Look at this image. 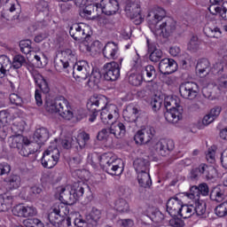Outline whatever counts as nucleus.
I'll return each mask as SVG.
<instances>
[{
	"label": "nucleus",
	"mask_w": 227,
	"mask_h": 227,
	"mask_svg": "<svg viewBox=\"0 0 227 227\" xmlns=\"http://www.w3.org/2000/svg\"><path fill=\"white\" fill-rule=\"evenodd\" d=\"M4 182L7 184L9 189H19L20 187V176L16 174H12L5 177Z\"/></svg>",
	"instance_id": "nucleus-35"
},
{
	"label": "nucleus",
	"mask_w": 227,
	"mask_h": 227,
	"mask_svg": "<svg viewBox=\"0 0 227 227\" xmlns=\"http://www.w3.org/2000/svg\"><path fill=\"white\" fill-rule=\"evenodd\" d=\"M147 49L149 53V59L153 63H159L164 56L162 50L159 49L157 43H150V39H147Z\"/></svg>",
	"instance_id": "nucleus-21"
},
{
	"label": "nucleus",
	"mask_w": 227,
	"mask_h": 227,
	"mask_svg": "<svg viewBox=\"0 0 227 227\" xmlns=\"http://www.w3.org/2000/svg\"><path fill=\"white\" fill-rule=\"evenodd\" d=\"M149 214L150 219L153 223H156V224H160V223L164 221V214L159 209H150Z\"/></svg>",
	"instance_id": "nucleus-44"
},
{
	"label": "nucleus",
	"mask_w": 227,
	"mask_h": 227,
	"mask_svg": "<svg viewBox=\"0 0 227 227\" xmlns=\"http://www.w3.org/2000/svg\"><path fill=\"white\" fill-rule=\"evenodd\" d=\"M59 200L61 203H67V205H74L75 204V198L72 197V192L67 190L65 187H59Z\"/></svg>",
	"instance_id": "nucleus-28"
},
{
	"label": "nucleus",
	"mask_w": 227,
	"mask_h": 227,
	"mask_svg": "<svg viewBox=\"0 0 227 227\" xmlns=\"http://www.w3.org/2000/svg\"><path fill=\"white\" fill-rule=\"evenodd\" d=\"M102 217V212L97 207H93L91 211L86 215V221L92 226H98V222Z\"/></svg>",
	"instance_id": "nucleus-30"
},
{
	"label": "nucleus",
	"mask_w": 227,
	"mask_h": 227,
	"mask_svg": "<svg viewBox=\"0 0 227 227\" xmlns=\"http://www.w3.org/2000/svg\"><path fill=\"white\" fill-rule=\"evenodd\" d=\"M50 134L49 129L46 128L37 129L33 136V139L38 146H42V145H45V142L49 139Z\"/></svg>",
	"instance_id": "nucleus-26"
},
{
	"label": "nucleus",
	"mask_w": 227,
	"mask_h": 227,
	"mask_svg": "<svg viewBox=\"0 0 227 227\" xmlns=\"http://www.w3.org/2000/svg\"><path fill=\"white\" fill-rule=\"evenodd\" d=\"M114 208L120 214H125L130 210V207L129 206V202L125 200V199H118L114 202Z\"/></svg>",
	"instance_id": "nucleus-43"
},
{
	"label": "nucleus",
	"mask_w": 227,
	"mask_h": 227,
	"mask_svg": "<svg viewBox=\"0 0 227 227\" xmlns=\"http://www.w3.org/2000/svg\"><path fill=\"white\" fill-rule=\"evenodd\" d=\"M68 204L65 203V202H61L60 204L58 205L57 207H54L55 210H57V212L62 216V217H66V215L67 214H69L70 209H68V206H67Z\"/></svg>",
	"instance_id": "nucleus-52"
},
{
	"label": "nucleus",
	"mask_w": 227,
	"mask_h": 227,
	"mask_svg": "<svg viewBox=\"0 0 227 227\" xmlns=\"http://www.w3.org/2000/svg\"><path fill=\"white\" fill-rule=\"evenodd\" d=\"M12 68V61H10V58L6 55L0 56V79H4L10 69Z\"/></svg>",
	"instance_id": "nucleus-29"
},
{
	"label": "nucleus",
	"mask_w": 227,
	"mask_h": 227,
	"mask_svg": "<svg viewBox=\"0 0 227 227\" xmlns=\"http://www.w3.org/2000/svg\"><path fill=\"white\" fill-rule=\"evenodd\" d=\"M86 31H88V27L84 23L74 24L70 27L69 35L75 42H90L91 35Z\"/></svg>",
	"instance_id": "nucleus-10"
},
{
	"label": "nucleus",
	"mask_w": 227,
	"mask_h": 227,
	"mask_svg": "<svg viewBox=\"0 0 227 227\" xmlns=\"http://www.w3.org/2000/svg\"><path fill=\"white\" fill-rule=\"evenodd\" d=\"M164 107L167 110L164 114L165 119L168 123H178L182 120L184 108L180 106V99L175 98H166Z\"/></svg>",
	"instance_id": "nucleus-2"
},
{
	"label": "nucleus",
	"mask_w": 227,
	"mask_h": 227,
	"mask_svg": "<svg viewBox=\"0 0 227 227\" xmlns=\"http://www.w3.org/2000/svg\"><path fill=\"white\" fill-rule=\"evenodd\" d=\"M89 186L83 181L74 182L71 186V196L74 198V203H77L79 198L84 196V192L88 191Z\"/></svg>",
	"instance_id": "nucleus-20"
},
{
	"label": "nucleus",
	"mask_w": 227,
	"mask_h": 227,
	"mask_svg": "<svg viewBox=\"0 0 227 227\" xmlns=\"http://www.w3.org/2000/svg\"><path fill=\"white\" fill-rule=\"evenodd\" d=\"M81 162H82V155L79 153L74 154L70 160V165L73 166V168H77Z\"/></svg>",
	"instance_id": "nucleus-63"
},
{
	"label": "nucleus",
	"mask_w": 227,
	"mask_h": 227,
	"mask_svg": "<svg viewBox=\"0 0 227 227\" xmlns=\"http://www.w3.org/2000/svg\"><path fill=\"white\" fill-rule=\"evenodd\" d=\"M90 141V134L88 133H81L78 136V139H76V144L79 145L80 148H84L86 146V143Z\"/></svg>",
	"instance_id": "nucleus-53"
},
{
	"label": "nucleus",
	"mask_w": 227,
	"mask_h": 227,
	"mask_svg": "<svg viewBox=\"0 0 227 227\" xmlns=\"http://www.w3.org/2000/svg\"><path fill=\"white\" fill-rule=\"evenodd\" d=\"M98 10H100L98 4L87 5L82 10H80V17L87 20H95L97 16L93 15H95V12H98Z\"/></svg>",
	"instance_id": "nucleus-25"
},
{
	"label": "nucleus",
	"mask_w": 227,
	"mask_h": 227,
	"mask_svg": "<svg viewBox=\"0 0 227 227\" xmlns=\"http://www.w3.org/2000/svg\"><path fill=\"white\" fill-rule=\"evenodd\" d=\"M138 184L144 189H150L152 186V177L150 172H141L137 176Z\"/></svg>",
	"instance_id": "nucleus-36"
},
{
	"label": "nucleus",
	"mask_w": 227,
	"mask_h": 227,
	"mask_svg": "<svg viewBox=\"0 0 227 227\" xmlns=\"http://www.w3.org/2000/svg\"><path fill=\"white\" fill-rule=\"evenodd\" d=\"M155 137V129L149 127L145 129L138 130L134 136V141L137 145H148Z\"/></svg>",
	"instance_id": "nucleus-14"
},
{
	"label": "nucleus",
	"mask_w": 227,
	"mask_h": 227,
	"mask_svg": "<svg viewBox=\"0 0 227 227\" xmlns=\"http://www.w3.org/2000/svg\"><path fill=\"white\" fill-rule=\"evenodd\" d=\"M209 12L212 15H220L223 20H227V2H223L221 7L209 6Z\"/></svg>",
	"instance_id": "nucleus-37"
},
{
	"label": "nucleus",
	"mask_w": 227,
	"mask_h": 227,
	"mask_svg": "<svg viewBox=\"0 0 227 227\" xmlns=\"http://www.w3.org/2000/svg\"><path fill=\"white\" fill-rule=\"evenodd\" d=\"M44 109L47 113H51V114L59 113V116L64 118V120H72V118H74V113L72 112V107H70V103H68V100L62 96L56 98L55 99H46Z\"/></svg>",
	"instance_id": "nucleus-1"
},
{
	"label": "nucleus",
	"mask_w": 227,
	"mask_h": 227,
	"mask_svg": "<svg viewBox=\"0 0 227 227\" xmlns=\"http://www.w3.org/2000/svg\"><path fill=\"white\" fill-rule=\"evenodd\" d=\"M210 200L212 201H216L217 203H221L226 198V195L224 194V186L223 185H217L210 192L209 196Z\"/></svg>",
	"instance_id": "nucleus-31"
},
{
	"label": "nucleus",
	"mask_w": 227,
	"mask_h": 227,
	"mask_svg": "<svg viewBox=\"0 0 227 227\" xmlns=\"http://www.w3.org/2000/svg\"><path fill=\"white\" fill-rule=\"evenodd\" d=\"M207 205L205 203H198L196 207H194V214L197 215H204L205 212H207Z\"/></svg>",
	"instance_id": "nucleus-60"
},
{
	"label": "nucleus",
	"mask_w": 227,
	"mask_h": 227,
	"mask_svg": "<svg viewBox=\"0 0 227 227\" xmlns=\"http://www.w3.org/2000/svg\"><path fill=\"white\" fill-rule=\"evenodd\" d=\"M113 113H111V111H109V109L107 108V106L101 109V113H100V118H101V121L105 124V125H109V121H111V120H113Z\"/></svg>",
	"instance_id": "nucleus-46"
},
{
	"label": "nucleus",
	"mask_w": 227,
	"mask_h": 227,
	"mask_svg": "<svg viewBox=\"0 0 227 227\" xmlns=\"http://www.w3.org/2000/svg\"><path fill=\"white\" fill-rule=\"evenodd\" d=\"M129 82L131 86H141L143 82V75L139 74H131L129 76Z\"/></svg>",
	"instance_id": "nucleus-50"
},
{
	"label": "nucleus",
	"mask_w": 227,
	"mask_h": 227,
	"mask_svg": "<svg viewBox=\"0 0 227 227\" xmlns=\"http://www.w3.org/2000/svg\"><path fill=\"white\" fill-rule=\"evenodd\" d=\"M151 31L155 36H162L163 38H169L175 31H176V21L172 18H166L160 24L151 28Z\"/></svg>",
	"instance_id": "nucleus-5"
},
{
	"label": "nucleus",
	"mask_w": 227,
	"mask_h": 227,
	"mask_svg": "<svg viewBox=\"0 0 227 227\" xmlns=\"http://www.w3.org/2000/svg\"><path fill=\"white\" fill-rule=\"evenodd\" d=\"M99 10L105 15H114L118 10H120V4L118 0H102L101 4H98Z\"/></svg>",
	"instance_id": "nucleus-17"
},
{
	"label": "nucleus",
	"mask_w": 227,
	"mask_h": 227,
	"mask_svg": "<svg viewBox=\"0 0 227 227\" xmlns=\"http://www.w3.org/2000/svg\"><path fill=\"white\" fill-rule=\"evenodd\" d=\"M200 176H202L205 180H214L215 178V168L202 163L192 169L190 178L191 180H198Z\"/></svg>",
	"instance_id": "nucleus-8"
},
{
	"label": "nucleus",
	"mask_w": 227,
	"mask_h": 227,
	"mask_svg": "<svg viewBox=\"0 0 227 227\" xmlns=\"http://www.w3.org/2000/svg\"><path fill=\"white\" fill-rule=\"evenodd\" d=\"M107 106V98L103 95L94 94L90 98L87 102V109L89 111V121H95L97 116H98V112L101 109H105Z\"/></svg>",
	"instance_id": "nucleus-4"
},
{
	"label": "nucleus",
	"mask_w": 227,
	"mask_h": 227,
	"mask_svg": "<svg viewBox=\"0 0 227 227\" xmlns=\"http://www.w3.org/2000/svg\"><path fill=\"white\" fill-rule=\"evenodd\" d=\"M13 203V197L6 194H0V212H6Z\"/></svg>",
	"instance_id": "nucleus-39"
},
{
	"label": "nucleus",
	"mask_w": 227,
	"mask_h": 227,
	"mask_svg": "<svg viewBox=\"0 0 227 227\" xmlns=\"http://www.w3.org/2000/svg\"><path fill=\"white\" fill-rule=\"evenodd\" d=\"M182 205V200H180L177 197L170 198L167 202L168 214H169L171 217H178Z\"/></svg>",
	"instance_id": "nucleus-22"
},
{
	"label": "nucleus",
	"mask_w": 227,
	"mask_h": 227,
	"mask_svg": "<svg viewBox=\"0 0 227 227\" xmlns=\"http://www.w3.org/2000/svg\"><path fill=\"white\" fill-rule=\"evenodd\" d=\"M59 160V150L58 148L49 147L43 152L41 159V164L46 169H52Z\"/></svg>",
	"instance_id": "nucleus-9"
},
{
	"label": "nucleus",
	"mask_w": 227,
	"mask_h": 227,
	"mask_svg": "<svg viewBox=\"0 0 227 227\" xmlns=\"http://www.w3.org/2000/svg\"><path fill=\"white\" fill-rule=\"evenodd\" d=\"M48 219L53 226H63V223H65V216H62L58 209L53 208L52 212L48 215Z\"/></svg>",
	"instance_id": "nucleus-33"
},
{
	"label": "nucleus",
	"mask_w": 227,
	"mask_h": 227,
	"mask_svg": "<svg viewBox=\"0 0 227 227\" xmlns=\"http://www.w3.org/2000/svg\"><path fill=\"white\" fill-rule=\"evenodd\" d=\"M200 45H201V41L198 38V35H192L188 43V51L197 52L200 51Z\"/></svg>",
	"instance_id": "nucleus-45"
},
{
	"label": "nucleus",
	"mask_w": 227,
	"mask_h": 227,
	"mask_svg": "<svg viewBox=\"0 0 227 227\" xmlns=\"http://www.w3.org/2000/svg\"><path fill=\"white\" fill-rule=\"evenodd\" d=\"M104 77L106 81L114 82L120 79V70H121V64L118 62H108L104 65Z\"/></svg>",
	"instance_id": "nucleus-12"
},
{
	"label": "nucleus",
	"mask_w": 227,
	"mask_h": 227,
	"mask_svg": "<svg viewBox=\"0 0 227 227\" xmlns=\"http://www.w3.org/2000/svg\"><path fill=\"white\" fill-rule=\"evenodd\" d=\"M34 58H35L38 67H45V65H47L48 59L44 54L35 55Z\"/></svg>",
	"instance_id": "nucleus-62"
},
{
	"label": "nucleus",
	"mask_w": 227,
	"mask_h": 227,
	"mask_svg": "<svg viewBox=\"0 0 227 227\" xmlns=\"http://www.w3.org/2000/svg\"><path fill=\"white\" fill-rule=\"evenodd\" d=\"M159 70L163 75H169L178 70V64L173 59H162L159 63Z\"/></svg>",
	"instance_id": "nucleus-15"
},
{
	"label": "nucleus",
	"mask_w": 227,
	"mask_h": 227,
	"mask_svg": "<svg viewBox=\"0 0 227 227\" xmlns=\"http://www.w3.org/2000/svg\"><path fill=\"white\" fill-rule=\"evenodd\" d=\"M192 215H194V206L183 204L179 209L178 216L182 219H189Z\"/></svg>",
	"instance_id": "nucleus-40"
},
{
	"label": "nucleus",
	"mask_w": 227,
	"mask_h": 227,
	"mask_svg": "<svg viewBox=\"0 0 227 227\" xmlns=\"http://www.w3.org/2000/svg\"><path fill=\"white\" fill-rule=\"evenodd\" d=\"M118 44L113 42H108L103 48V56L106 59H116L118 54Z\"/></svg>",
	"instance_id": "nucleus-24"
},
{
	"label": "nucleus",
	"mask_w": 227,
	"mask_h": 227,
	"mask_svg": "<svg viewBox=\"0 0 227 227\" xmlns=\"http://www.w3.org/2000/svg\"><path fill=\"white\" fill-rule=\"evenodd\" d=\"M215 214L218 217H226L227 215V200L222 202L215 207Z\"/></svg>",
	"instance_id": "nucleus-48"
},
{
	"label": "nucleus",
	"mask_w": 227,
	"mask_h": 227,
	"mask_svg": "<svg viewBox=\"0 0 227 227\" xmlns=\"http://www.w3.org/2000/svg\"><path fill=\"white\" fill-rule=\"evenodd\" d=\"M110 134L111 130L109 129H103L98 133L97 139L98 141H107V137H109Z\"/></svg>",
	"instance_id": "nucleus-58"
},
{
	"label": "nucleus",
	"mask_w": 227,
	"mask_h": 227,
	"mask_svg": "<svg viewBox=\"0 0 227 227\" xmlns=\"http://www.w3.org/2000/svg\"><path fill=\"white\" fill-rule=\"evenodd\" d=\"M204 31L209 38H219L221 36V28L217 27H207Z\"/></svg>",
	"instance_id": "nucleus-47"
},
{
	"label": "nucleus",
	"mask_w": 227,
	"mask_h": 227,
	"mask_svg": "<svg viewBox=\"0 0 227 227\" xmlns=\"http://www.w3.org/2000/svg\"><path fill=\"white\" fill-rule=\"evenodd\" d=\"M35 83L38 84L41 91L43 93H49L51 91V89L49 88V83H47V81L42 77L41 80L35 79Z\"/></svg>",
	"instance_id": "nucleus-56"
},
{
	"label": "nucleus",
	"mask_w": 227,
	"mask_h": 227,
	"mask_svg": "<svg viewBox=\"0 0 227 227\" xmlns=\"http://www.w3.org/2000/svg\"><path fill=\"white\" fill-rule=\"evenodd\" d=\"M11 139H12V144H11L12 148H17L18 150H20V147L23 145H27V143H29V138L20 134L12 135Z\"/></svg>",
	"instance_id": "nucleus-34"
},
{
	"label": "nucleus",
	"mask_w": 227,
	"mask_h": 227,
	"mask_svg": "<svg viewBox=\"0 0 227 227\" xmlns=\"http://www.w3.org/2000/svg\"><path fill=\"white\" fill-rule=\"evenodd\" d=\"M210 194V188L206 183H201L198 186L193 185L190 188V198L200 200V196H208Z\"/></svg>",
	"instance_id": "nucleus-19"
},
{
	"label": "nucleus",
	"mask_w": 227,
	"mask_h": 227,
	"mask_svg": "<svg viewBox=\"0 0 227 227\" xmlns=\"http://www.w3.org/2000/svg\"><path fill=\"white\" fill-rule=\"evenodd\" d=\"M133 168L137 174L150 172V160L148 158H137L133 161Z\"/></svg>",
	"instance_id": "nucleus-23"
},
{
	"label": "nucleus",
	"mask_w": 227,
	"mask_h": 227,
	"mask_svg": "<svg viewBox=\"0 0 227 227\" xmlns=\"http://www.w3.org/2000/svg\"><path fill=\"white\" fill-rule=\"evenodd\" d=\"M43 192V190H42V187L38 185H34L29 188L28 193L32 198H36V196H40Z\"/></svg>",
	"instance_id": "nucleus-59"
},
{
	"label": "nucleus",
	"mask_w": 227,
	"mask_h": 227,
	"mask_svg": "<svg viewBox=\"0 0 227 227\" xmlns=\"http://www.w3.org/2000/svg\"><path fill=\"white\" fill-rule=\"evenodd\" d=\"M10 171H12V166L8 162L0 163V176L10 174Z\"/></svg>",
	"instance_id": "nucleus-61"
},
{
	"label": "nucleus",
	"mask_w": 227,
	"mask_h": 227,
	"mask_svg": "<svg viewBox=\"0 0 227 227\" xmlns=\"http://www.w3.org/2000/svg\"><path fill=\"white\" fill-rule=\"evenodd\" d=\"M166 19V11L160 7H153L147 15L150 29H155V26Z\"/></svg>",
	"instance_id": "nucleus-13"
},
{
	"label": "nucleus",
	"mask_w": 227,
	"mask_h": 227,
	"mask_svg": "<svg viewBox=\"0 0 227 227\" xmlns=\"http://www.w3.org/2000/svg\"><path fill=\"white\" fill-rule=\"evenodd\" d=\"M173 218L169 220L170 226L173 227H183L184 226V221L182 219L178 218V216H172Z\"/></svg>",
	"instance_id": "nucleus-64"
},
{
	"label": "nucleus",
	"mask_w": 227,
	"mask_h": 227,
	"mask_svg": "<svg viewBox=\"0 0 227 227\" xmlns=\"http://www.w3.org/2000/svg\"><path fill=\"white\" fill-rule=\"evenodd\" d=\"M35 145L33 142H30L28 140V143L23 144L20 149H18L19 154L22 155V157H29L31 153H35V152H38V148L36 149H31V146Z\"/></svg>",
	"instance_id": "nucleus-41"
},
{
	"label": "nucleus",
	"mask_w": 227,
	"mask_h": 227,
	"mask_svg": "<svg viewBox=\"0 0 227 227\" xmlns=\"http://www.w3.org/2000/svg\"><path fill=\"white\" fill-rule=\"evenodd\" d=\"M12 214L17 217H33L36 214V207L20 204L12 208Z\"/></svg>",
	"instance_id": "nucleus-18"
},
{
	"label": "nucleus",
	"mask_w": 227,
	"mask_h": 227,
	"mask_svg": "<svg viewBox=\"0 0 227 227\" xmlns=\"http://www.w3.org/2000/svg\"><path fill=\"white\" fill-rule=\"evenodd\" d=\"M196 71L200 75H207L210 72V61L207 59H200L196 66Z\"/></svg>",
	"instance_id": "nucleus-38"
},
{
	"label": "nucleus",
	"mask_w": 227,
	"mask_h": 227,
	"mask_svg": "<svg viewBox=\"0 0 227 227\" xmlns=\"http://www.w3.org/2000/svg\"><path fill=\"white\" fill-rule=\"evenodd\" d=\"M154 149L161 157H167L168 153L175 150V142L171 139H160L154 145Z\"/></svg>",
	"instance_id": "nucleus-16"
},
{
	"label": "nucleus",
	"mask_w": 227,
	"mask_h": 227,
	"mask_svg": "<svg viewBox=\"0 0 227 227\" xmlns=\"http://www.w3.org/2000/svg\"><path fill=\"white\" fill-rule=\"evenodd\" d=\"M217 86L220 91H227V74H223L218 78Z\"/></svg>",
	"instance_id": "nucleus-54"
},
{
	"label": "nucleus",
	"mask_w": 227,
	"mask_h": 227,
	"mask_svg": "<svg viewBox=\"0 0 227 227\" xmlns=\"http://www.w3.org/2000/svg\"><path fill=\"white\" fill-rule=\"evenodd\" d=\"M124 12L136 26H139L145 20V18L141 16V5L136 0H129L126 3Z\"/></svg>",
	"instance_id": "nucleus-6"
},
{
	"label": "nucleus",
	"mask_w": 227,
	"mask_h": 227,
	"mask_svg": "<svg viewBox=\"0 0 227 227\" xmlns=\"http://www.w3.org/2000/svg\"><path fill=\"white\" fill-rule=\"evenodd\" d=\"M110 134H113L116 139H121V137H125L127 132V128L125 124L121 121H116L112 123L111 127L109 128Z\"/></svg>",
	"instance_id": "nucleus-27"
},
{
	"label": "nucleus",
	"mask_w": 227,
	"mask_h": 227,
	"mask_svg": "<svg viewBox=\"0 0 227 227\" xmlns=\"http://www.w3.org/2000/svg\"><path fill=\"white\" fill-rule=\"evenodd\" d=\"M164 100L160 97H154L151 101V106L153 111H159L162 107V103Z\"/></svg>",
	"instance_id": "nucleus-55"
},
{
	"label": "nucleus",
	"mask_w": 227,
	"mask_h": 227,
	"mask_svg": "<svg viewBox=\"0 0 227 227\" xmlns=\"http://www.w3.org/2000/svg\"><path fill=\"white\" fill-rule=\"evenodd\" d=\"M102 79V74L98 69H92L89 75V80L87 81V84L89 88H95V86H98L100 84V81Z\"/></svg>",
	"instance_id": "nucleus-32"
},
{
	"label": "nucleus",
	"mask_w": 227,
	"mask_h": 227,
	"mask_svg": "<svg viewBox=\"0 0 227 227\" xmlns=\"http://www.w3.org/2000/svg\"><path fill=\"white\" fill-rule=\"evenodd\" d=\"M23 65H26V58L22 55L14 56L12 67H13V68L19 69L21 68Z\"/></svg>",
	"instance_id": "nucleus-51"
},
{
	"label": "nucleus",
	"mask_w": 227,
	"mask_h": 227,
	"mask_svg": "<svg viewBox=\"0 0 227 227\" xmlns=\"http://www.w3.org/2000/svg\"><path fill=\"white\" fill-rule=\"evenodd\" d=\"M179 93L183 98L194 100L200 93V87L193 82H183L179 86Z\"/></svg>",
	"instance_id": "nucleus-11"
},
{
	"label": "nucleus",
	"mask_w": 227,
	"mask_h": 227,
	"mask_svg": "<svg viewBox=\"0 0 227 227\" xmlns=\"http://www.w3.org/2000/svg\"><path fill=\"white\" fill-rule=\"evenodd\" d=\"M99 164L104 171L112 175V176H120L123 173V160L114 158L111 154L100 156Z\"/></svg>",
	"instance_id": "nucleus-3"
},
{
	"label": "nucleus",
	"mask_w": 227,
	"mask_h": 227,
	"mask_svg": "<svg viewBox=\"0 0 227 227\" xmlns=\"http://www.w3.org/2000/svg\"><path fill=\"white\" fill-rule=\"evenodd\" d=\"M143 74L144 75H145L144 80L146 82H152V81H153L155 77H157V71L155 70V67L152 65L146 66L145 67V70L143 71Z\"/></svg>",
	"instance_id": "nucleus-42"
},
{
	"label": "nucleus",
	"mask_w": 227,
	"mask_h": 227,
	"mask_svg": "<svg viewBox=\"0 0 227 227\" xmlns=\"http://www.w3.org/2000/svg\"><path fill=\"white\" fill-rule=\"evenodd\" d=\"M11 104H14V106H20L21 107L24 101L22 100V97L19 96L17 93H12L9 97Z\"/></svg>",
	"instance_id": "nucleus-57"
},
{
	"label": "nucleus",
	"mask_w": 227,
	"mask_h": 227,
	"mask_svg": "<svg viewBox=\"0 0 227 227\" xmlns=\"http://www.w3.org/2000/svg\"><path fill=\"white\" fill-rule=\"evenodd\" d=\"M61 146L65 150H70V148H74V146H77V138L67 137L61 140Z\"/></svg>",
	"instance_id": "nucleus-49"
},
{
	"label": "nucleus",
	"mask_w": 227,
	"mask_h": 227,
	"mask_svg": "<svg viewBox=\"0 0 227 227\" xmlns=\"http://www.w3.org/2000/svg\"><path fill=\"white\" fill-rule=\"evenodd\" d=\"M93 67H90V64L86 60H80L76 62L73 67V77L78 82H82L90 77Z\"/></svg>",
	"instance_id": "nucleus-7"
}]
</instances>
